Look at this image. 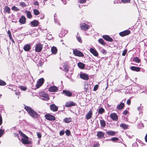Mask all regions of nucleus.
Listing matches in <instances>:
<instances>
[{"mask_svg":"<svg viewBox=\"0 0 147 147\" xmlns=\"http://www.w3.org/2000/svg\"><path fill=\"white\" fill-rule=\"evenodd\" d=\"M31 24L32 26L34 27L37 26L39 24V22L36 20H34L31 22Z\"/></svg>","mask_w":147,"mask_h":147,"instance_id":"obj_19","label":"nucleus"},{"mask_svg":"<svg viewBox=\"0 0 147 147\" xmlns=\"http://www.w3.org/2000/svg\"><path fill=\"white\" fill-rule=\"evenodd\" d=\"M45 117V118L48 120L53 121L55 120V118L54 116L49 114H46Z\"/></svg>","mask_w":147,"mask_h":147,"instance_id":"obj_5","label":"nucleus"},{"mask_svg":"<svg viewBox=\"0 0 147 147\" xmlns=\"http://www.w3.org/2000/svg\"><path fill=\"white\" fill-rule=\"evenodd\" d=\"M73 53L76 56L79 57H83L84 56V54L82 52L77 49H73Z\"/></svg>","mask_w":147,"mask_h":147,"instance_id":"obj_3","label":"nucleus"},{"mask_svg":"<svg viewBox=\"0 0 147 147\" xmlns=\"http://www.w3.org/2000/svg\"><path fill=\"white\" fill-rule=\"evenodd\" d=\"M64 134V130H62L60 131L59 132V135L60 136L63 135Z\"/></svg>","mask_w":147,"mask_h":147,"instance_id":"obj_49","label":"nucleus"},{"mask_svg":"<svg viewBox=\"0 0 147 147\" xmlns=\"http://www.w3.org/2000/svg\"><path fill=\"white\" fill-rule=\"evenodd\" d=\"M105 112V110L102 108H100L98 111V113L100 114H102Z\"/></svg>","mask_w":147,"mask_h":147,"instance_id":"obj_34","label":"nucleus"},{"mask_svg":"<svg viewBox=\"0 0 147 147\" xmlns=\"http://www.w3.org/2000/svg\"><path fill=\"white\" fill-rule=\"evenodd\" d=\"M137 109L139 111H140L142 110V109L141 108V107L140 106L138 107Z\"/></svg>","mask_w":147,"mask_h":147,"instance_id":"obj_60","label":"nucleus"},{"mask_svg":"<svg viewBox=\"0 0 147 147\" xmlns=\"http://www.w3.org/2000/svg\"><path fill=\"white\" fill-rule=\"evenodd\" d=\"M76 103L72 101H69L66 102L65 106L66 107H69L71 106H74L76 105Z\"/></svg>","mask_w":147,"mask_h":147,"instance_id":"obj_8","label":"nucleus"},{"mask_svg":"<svg viewBox=\"0 0 147 147\" xmlns=\"http://www.w3.org/2000/svg\"><path fill=\"white\" fill-rule=\"evenodd\" d=\"M65 134L67 136H69L70 134V131L69 130H67L65 131Z\"/></svg>","mask_w":147,"mask_h":147,"instance_id":"obj_47","label":"nucleus"},{"mask_svg":"<svg viewBox=\"0 0 147 147\" xmlns=\"http://www.w3.org/2000/svg\"><path fill=\"white\" fill-rule=\"evenodd\" d=\"M33 12L34 14L35 15H38L39 13V12L37 9H34L33 10Z\"/></svg>","mask_w":147,"mask_h":147,"instance_id":"obj_38","label":"nucleus"},{"mask_svg":"<svg viewBox=\"0 0 147 147\" xmlns=\"http://www.w3.org/2000/svg\"><path fill=\"white\" fill-rule=\"evenodd\" d=\"M20 89L23 91H25L27 89V88L24 86H20Z\"/></svg>","mask_w":147,"mask_h":147,"instance_id":"obj_43","label":"nucleus"},{"mask_svg":"<svg viewBox=\"0 0 147 147\" xmlns=\"http://www.w3.org/2000/svg\"><path fill=\"white\" fill-rule=\"evenodd\" d=\"M37 136L38 138H40L41 137V135L40 133L38 132L37 133Z\"/></svg>","mask_w":147,"mask_h":147,"instance_id":"obj_53","label":"nucleus"},{"mask_svg":"<svg viewBox=\"0 0 147 147\" xmlns=\"http://www.w3.org/2000/svg\"><path fill=\"white\" fill-rule=\"evenodd\" d=\"M92 111L91 110L89 111L88 113L86 115V118L87 120H88L91 118L92 115Z\"/></svg>","mask_w":147,"mask_h":147,"instance_id":"obj_18","label":"nucleus"},{"mask_svg":"<svg viewBox=\"0 0 147 147\" xmlns=\"http://www.w3.org/2000/svg\"><path fill=\"white\" fill-rule=\"evenodd\" d=\"M80 28L81 30H86L90 28V26L85 23H83L82 25H80Z\"/></svg>","mask_w":147,"mask_h":147,"instance_id":"obj_7","label":"nucleus"},{"mask_svg":"<svg viewBox=\"0 0 147 147\" xmlns=\"http://www.w3.org/2000/svg\"><path fill=\"white\" fill-rule=\"evenodd\" d=\"M56 13H55V14L54 15V22H55V23H56Z\"/></svg>","mask_w":147,"mask_h":147,"instance_id":"obj_59","label":"nucleus"},{"mask_svg":"<svg viewBox=\"0 0 147 147\" xmlns=\"http://www.w3.org/2000/svg\"><path fill=\"white\" fill-rule=\"evenodd\" d=\"M6 84L5 81L0 79V86H4Z\"/></svg>","mask_w":147,"mask_h":147,"instance_id":"obj_39","label":"nucleus"},{"mask_svg":"<svg viewBox=\"0 0 147 147\" xmlns=\"http://www.w3.org/2000/svg\"><path fill=\"white\" fill-rule=\"evenodd\" d=\"M78 2L80 3L83 4L86 3V0H78Z\"/></svg>","mask_w":147,"mask_h":147,"instance_id":"obj_46","label":"nucleus"},{"mask_svg":"<svg viewBox=\"0 0 147 147\" xmlns=\"http://www.w3.org/2000/svg\"><path fill=\"white\" fill-rule=\"evenodd\" d=\"M100 122L101 126L104 127L105 126V121L103 120H100Z\"/></svg>","mask_w":147,"mask_h":147,"instance_id":"obj_30","label":"nucleus"},{"mask_svg":"<svg viewBox=\"0 0 147 147\" xmlns=\"http://www.w3.org/2000/svg\"><path fill=\"white\" fill-rule=\"evenodd\" d=\"M106 52V51L104 49H102V52L103 53H105V52Z\"/></svg>","mask_w":147,"mask_h":147,"instance_id":"obj_64","label":"nucleus"},{"mask_svg":"<svg viewBox=\"0 0 147 147\" xmlns=\"http://www.w3.org/2000/svg\"><path fill=\"white\" fill-rule=\"evenodd\" d=\"M42 49V45L40 43L36 44L35 48V51L37 52H40Z\"/></svg>","mask_w":147,"mask_h":147,"instance_id":"obj_4","label":"nucleus"},{"mask_svg":"<svg viewBox=\"0 0 147 147\" xmlns=\"http://www.w3.org/2000/svg\"><path fill=\"white\" fill-rule=\"evenodd\" d=\"M127 52V50H125L122 53V55L123 56H125Z\"/></svg>","mask_w":147,"mask_h":147,"instance_id":"obj_51","label":"nucleus"},{"mask_svg":"<svg viewBox=\"0 0 147 147\" xmlns=\"http://www.w3.org/2000/svg\"><path fill=\"white\" fill-rule=\"evenodd\" d=\"M111 140L113 141H115L119 140L118 138L117 137H114L112 138Z\"/></svg>","mask_w":147,"mask_h":147,"instance_id":"obj_45","label":"nucleus"},{"mask_svg":"<svg viewBox=\"0 0 147 147\" xmlns=\"http://www.w3.org/2000/svg\"><path fill=\"white\" fill-rule=\"evenodd\" d=\"M124 106V103L121 102L120 104L118 105L117 107V109L118 110H120L122 109Z\"/></svg>","mask_w":147,"mask_h":147,"instance_id":"obj_22","label":"nucleus"},{"mask_svg":"<svg viewBox=\"0 0 147 147\" xmlns=\"http://www.w3.org/2000/svg\"><path fill=\"white\" fill-rule=\"evenodd\" d=\"M7 33L9 35V37L10 39H11L12 38V36L11 34V33L10 30H8L7 32Z\"/></svg>","mask_w":147,"mask_h":147,"instance_id":"obj_48","label":"nucleus"},{"mask_svg":"<svg viewBox=\"0 0 147 147\" xmlns=\"http://www.w3.org/2000/svg\"><path fill=\"white\" fill-rule=\"evenodd\" d=\"M56 22L55 23H57V24H58L59 25H60V23H59V22L57 21V19L56 18Z\"/></svg>","mask_w":147,"mask_h":147,"instance_id":"obj_61","label":"nucleus"},{"mask_svg":"<svg viewBox=\"0 0 147 147\" xmlns=\"http://www.w3.org/2000/svg\"><path fill=\"white\" fill-rule=\"evenodd\" d=\"M58 90V88L55 86H51L49 88V91L51 92H55Z\"/></svg>","mask_w":147,"mask_h":147,"instance_id":"obj_11","label":"nucleus"},{"mask_svg":"<svg viewBox=\"0 0 147 147\" xmlns=\"http://www.w3.org/2000/svg\"><path fill=\"white\" fill-rule=\"evenodd\" d=\"M31 44H27L24 45L23 49L26 51H29L31 49Z\"/></svg>","mask_w":147,"mask_h":147,"instance_id":"obj_13","label":"nucleus"},{"mask_svg":"<svg viewBox=\"0 0 147 147\" xmlns=\"http://www.w3.org/2000/svg\"><path fill=\"white\" fill-rule=\"evenodd\" d=\"M20 135L23 137L21 138V141L23 144H31L32 141L29 140V138L21 131H19Z\"/></svg>","mask_w":147,"mask_h":147,"instance_id":"obj_2","label":"nucleus"},{"mask_svg":"<svg viewBox=\"0 0 147 147\" xmlns=\"http://www.w3.org/2000/svg\"><path fill=\"white\" fill-rule=\"evenodd\" d=\"M138 145L136 144V142L134 143L132 145V147H137Z\"/></svg>","mask_w":147,"mask_h":147,"instance_id":"obj_57","label":"nucleus"},{"mask_svg":"<svg viewBox=\"0 0 147 147\" xmlns=\"http://www.w3.org/2000/svg\"><path fill=\"white\" fill-rule=\"evenodd\" d=\"M44 82V78H42L39 79L37 81V83L36 85V87L38 88L40 87L43 84Z\"/></svg>","mask_w":147,"mask_h":147,"instance_id":"obj_6","label":"nucleus"},{"mask_svg":"<svg viewBox=\"0 0 147 147\" xmlns=\"http://www.w3.org/2000/svg\"><path fill=\"white\" fill-rule=\"evenodd\" d=\"M106 133L109 136H114L115 134V132L112 131H107Z\"/></svg>","mask_w":147,"mask_h":147,"instance_id":"obj_25","label":"nucleus"},{"mask_svg":"<svg viewBox=\"0 0 147 147\" xmlns=\"http://www.w3.org/2000/svg\"><path fill=\"white\" fill-rule=\"evenodd\" d=\"M128 112L127 110H125L123 112V114L126 115L127 114Z\"/></svg>","mask_w":147,"mask_h":147,"instance_id":"obj_54","label":"nucleus"},{"mask_svg":"<svg viewBox=\"0 0 147 147\" xmlns=\"http://www.w3.org/2000/svg\"><path fill=\"white\" fill-rule=\"evenodd\" d=\"M145 138L146 142H147V134L146 135Z\"/></svg>","mask_w":147,"mask_h":147,"instance_id":"obj_62","label":"nucleus"},{"mask_svg":"<svg viewBox=\"0 0 147 147\" xmlns=\"http://www.w3.org/2000/svg\"><path fill=\"white\" fill-rule=\"evenodd\" d=\"M33 4L34 5H35L36 6H37L36 7V8H38V2L37 1H35V2H34V3H33Z\"/></svg>","mask_w":147,"mask_h":147,"instance_id":"obj_44","label":"nucleus"},{"mask_svg":"<svg viewBox=\"0 0 147 147\" xmlns=\"http://www.w3.org/2000/svg\"><path fill=\"white\" fill-rule=\"evenodd\" d=\"M15 94L16 95H19V94H20V93L19 92H15Z\"/></svg>","mask_w":147,"mask_h":147,"instance_id":"obj_63","label":"nucleus"},{"mask_svg":"<svg viewBox=\"0 0 147 147\" xmlns=\"http://www.w3.org/2000/svg\"><path fill=\"white\" fill-rule=\"evenodd\" d=\"M102 37L104 39L109 42H112L113 41V39L109 35H104L102 36Z\"/></svg>","mask_w":147,"mask_h":147,"instance_id":"obj_16","label":"nucleus"},{"mask_svg":"<svg viewBox=\"0 0 147 147\" xmlns=\"http://www.w3.org/2000/svg\"><path fill=\"white\" fill-rule=\"evenodd\" d=\"M65 123H68L70 122L71 121V118H65L64 119Z\"/></svg>","mask_w":147,"mask_h":147,"instance_id":"obj_36","label":"nucleus"},{"mask_svg":"<svg viewBox=\"0 0 147 147\" xmlns=\"http://www.w3.org/2000/svg\"><path fill=\"white\" fill-rule=\"evenodd\" d=\"M90 51L95 56L97 57L98 55V53L94 49L92 48H90Z\"/></svg>","mask_w":147,"mask_h":147,"instance_id":"obj_17","label":"nucleus"},{"mask_svg":"<svg viewBox=\"0 0 147 147\" xmlns=\"http://www.w3.org/2000/svg\"><path fill=\"white\" fill-rule=\"evenodd\" d=\"M98 87V86L97 85H96L93 88V90L94 91H96Z\"/></svg>","mask_w":147,"mask_h":147,"instance_id":"obj_52","label":"nucleus"},{"mask_svg":"<svg viewBox=\"0 0 147 147\" xmlns=\"http://www.w3.org/2000/svg\"><path fill=\"white\" fill-rule=\"evenodd\" d=\"M133 60L138 63H139L140 61V60L137 57H136L134 58L133 59Z\"/></svg>","mask_w":147,"mask_h":147,"instance_id":"obj_33","label":"nucleus"},{"mask_svg":"<svg viewBox=\"0 0 147 147\" xmlns=\"http://www.w3.org/2000/svg\"><path fill=\"white\" fill-rule=\"evenodd\" d=\"M26 22V18L25 17L23 16H22L21 18L19 19V22L22 24H24Z\"/></svg>","mask_w":147,"mask_h":147,"instance_id":"obj_20","label":"nucleus"},{"mask_svg":"<svg viewBox=\"0 0 147 147\" xmlns=\"http://www.w3.org/2000/svg\"><path fill=\"white\" fill-rule=\"evenodd\" d=\"M4 133V130L3 129H0V138L3 135Z\"/></svg>","mask_w":147,"mask_h":147,"instance_id":"obj_42","label":"nucleus"},{"mask_svg":"<svg viewBox=\"0 0 147 147\" xmlns=\"http://www.w3.org/2000/svg\"><path fill=\"white\" fill-rule=\"evenodd\" d=\"M122 3H130V0H121Z\"/></svg>","mask_w":147,"mask_h":147,"instance_id":"obj_41","label":"nucleus"},{"mask_svg":"<svg viewBox=\"0 0 147 147\" xmlns=\"http://www.w3.org/2000/svg\"><path fill=\"white\" fill-rule=\"evenodd\" d=\"M130 33V31L129 30H126L119 33V35L121 36H123L128 35Z\"/></svg>","mask_w":147,"mask_h":147,"instance_id":"obj_9","label":"nucleus"},{"mask_svg":"<svg viewBox=\"0 0 147 147\" xmlns=\"http://www.w3.org/2000/svg\"><path fill=\"white\" fill-rule=\"evenodd\" d=\"M99 42L103 45H105L106 43L104 42V40L102 38H100L98 40Z\"/></svg>","mask_w":147,"mask_h":147,"instance_id":"obj_32","label":"nucleus"},{"mask_svg":"<svg viewBox=\"0 0 147 147\" xmlns=\"http://www.w3.org/2000/svg\"><path fill=\"white\" fill-rule=\"evenodd\" d=\"M130 103H131L130 100V99L127 100V104L128 105H129L130 104Z\"/></svg>","mask_w":147,"mask_h":147,"instance_id":"obj_55","label":"nucleus"},{"mask_svg":"<svg viewBox=\"0 0 147 147\" xmlns=\"http://www.w3.org/2000/svg\"><path fill=\"white\" fill-rule=\"evenodd\" d=\"M77 39L78 41L82 43V40H81V38L80 37H78L77 36Z\"/></svg>","mask_w":147,"mask_h":147,"instance_id":"obj_50","label":"nucleus"},{"mask_svg":"<svg viewBox=\"0 0 147 147\" xmlns=\"http://www.w3.org/2000/svg\"><path fill=\"white\" fill-rule=\"evenodd\" d=\"M50 109L53 111H57L58 107L54 104L50 105Z\"/></svg>","mask_w":147,"mask_h":147,"instance_id":"obj_15","label":"nucleus"},{"mask_svg":"<svg viewBox=\"0 0 147 147\" xmlns=\"http://www.w3.org/2000/svg\"><path fill=\"white\" fill-rule=\"evenodd\" d=\"M27 11V16L28 18L30 19L31 18H32V16L31 14L30 11Z\"/></svg>","mask_w":147,"mask_h":147,"instance_id":"obj_35","label":"nucleus"},{"mask_svg":"<svg viewBox=\"0 0 147 147\" xmlns=\"http://www.w3.org/2000/svg\"><path fill=\"white\" fill-rule=\"evenodd\" d=\"M63 93L64 94L65 96L68 97H71L72 95V93L69 90H63Z\"/></svg>","mask_w":147,"mask_h":147,"instance_id":"obj_10","label":"nucleus"},{"mask_svg":"<svg viewBox=\"0 0 147 147\" xmlns=\"http://www.w3.org/2000/svg\"><path fill=\"white\" fill-rule=\"evenodd\" d=\"M62 69L63 70H64L65 71L67 72L69 70L68 66L65 64L63 65Z\"/></svg>","mask_w":147,"mask_h":147,"instance_id":"obj_29","label":"nucleus"},{"mask_svg":"<svg viewBox=\"0 0 147 147\" xmlns=\"http://www.w3.org/2000/svg\"><path fill=\"white\" fill-rule=\"evenodd\" d=\"M11 9L12 10H14L15 11H18L19 10V9L18 8L16 7L15 6H13L11 8Z\"/></svg>","mask_w":147,"mask_h":147,"instance_id":"obj_40","label":"nucleus"},{"mask_svg":"<svg viewBox=\"0 0 147 147\" xmlns=\"http://www.w3.org/2000/svg\"><path fill=\"white\" fill-rule=\"evenodd\" d=\"M24 109L32 117L36 119L39 116L37 113L31 107L24 105Z\"/></svg>","mask_w":147,"mask_h":147,"instance_id":"obj_1","label":"nucleus"},{"mask_svg":"<svg viewBox=\"0 0 147 147\" xmlns=\"http://www.w3.org/2000/svg\"><path fill=\"white\" fill-rule=\"evenodd\" d=\"M80 76L81 79L84 80H88L89 79L88 76L84 73L80 74Z\"/></svg>","mask_w":147,"mask_h":147,"instance_id":"obj_12","label":"nucleus"},{"mask_svg":"<svg viewBox=\"0 0 147 147\" xmlns=\"http://www.w3.org/2000/svg\"><path fill=\"white\" fill-rule=\"evenodd\" d=\"M5 11L7 13H10V9L9 7L6 6L4 8Z\"/></svg>","mask_w":147,"mask_h":147,"instance_id":"obj_31","label":"nucleus"},{"mask_svg":"<svg viewBox=\"0 0 147 147\" xmlns=\"http://www.w3.org/2000/svg\"><path fill=\"white\" fill-rule=\"evenodd\" d=\"M20 5L23 7H26V5L25 3L23 2H20Z\"/></svg>","mask_w":147,"mask_h":147,"instance_id":"obj_37","label":"nucleus"},{"mask_svg":"<svg viewBox=\"0 0 147 147\" xmlns=\"http://www.w3.org/2000/svg\"><path fill=\"white\" fill-rule=\"evenodd\" d=\"M85 65L81 62H79L78 63V66L80 69H83L84 68Z\"/></svg>","mask_w":147,"mask_h":147,"instance_id":"obj_28","label":"nucleus"},{"mask_svg":"<svg viewBox=\"0 0 147 147\" xmlns=\"http://www.w3.org/2000/svg\"><path fill=\"white\" fill-rule=\"evenodd\" d=\"M2 123V117L0 115V125H1Z\"/></svg>","mask_w":147,"mask_h":147,"instance_id":"obj_56","label":"nucleus"},{"mask_svg":"<svg viewBox=\"0 0 147 147\" xmlns=\"http://www.w3.org/2000/svg\"><path fill=\"white\" fill-rule=\"evenodd\" d=\"M119 126L120 127L124 129H128L129 127V126L123 123H121L120 125Z\"/></svg>","mask_w":147,"mask_h":147,"instance_id":"obj_23","label":"nucleus"},{"mask_svg":"<svg viewBox=\"0 0 147 147\" xmlns=\"http://www.w3.org/2000/svg\"><path fill=\"white\" fill-rule=\"evenodd\" d=\"M110 116L113 120L117 121V120L118 116L116 113H111L110 114Z\"/></svg>","mask_w":147,"mask_h":147,"instance_id":"obj_14","label":"nucleus"},{"mask_svg":"<svg viewBox=\"0 0 147 147\" xmlns=\"http://www.w3.org/2000/svg\"><path fill=\"white\" fill-rule=\"evenodd\" d=\"M42 99L45 100H47L49 99V95L46 94H43L42 95Z\"/></svg>","mask_w":147,"mask_h":147,"instance_id":"obj_21","label":"nucleus"},{"mask_svg":"<svg viewBox=\"0 0 147 147\" xmlns=\"http://www.w3.org/2000/svg\"><path fill=\"white\" fill-rule=\"evenodd\" d=\"M105 135L104 133L102 131H98L97 134V136L99 138H103Z\"/></svg>","mask_w":147,"mask_h":147,"instance_id":"obj_26","label":"nucleus"},{"mask_svg":"<svg viewBox=\"0 0 147 147\" xmlns=\"http://www.w3.org/2000/svg\"><path fill=\"white\" fill-rule=\"evenodd\" d=\"M99 146V144H94L93 146V147H98Z\"/></svg>","mask_w":147,"mask_h":147,"instance_id":"obj_58","label":"nucleus"},{"mask_svg":"<svg viewBox=\"0 0 147 147\" xmlns=\"http://www.w3.org/2000/svg\"><path fill=\"white\" fill-rule=\"evenodd\" d=\"M130 68L132 71H139L140 70V68L134 66L131 67Z\"/></svg>","mask_w":147,"mask_h":147,"instance_id":"obj_24","label":"nucleus"},{"mask_svg":"<svg viewBox=\"0 0 147 147\" xmlns=\"http://www.w3.org/2000/svg\"><path fill=\"white\" fill-rule=\"evenodd\" d=\"M51 51L52 54H56L57 52V49L56 47H52L51 48Z\"/></svg>","mask_w":147,"mask_h":147,"instance_id":"obj_27","label":"nucleus"}]
</instances>
